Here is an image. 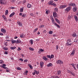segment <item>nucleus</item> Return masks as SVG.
<instances>
[{
	"instance_id": "f257e3e1",
	"label": "nucleus",
	"mask_w": 78,
	"mask_h": 78,
	"mask_svg": "<svg viewBox=\"0 0 78 78\" xmlns=\"http://www.w3.org/2000/svg\"><path fill=\"white\" fill-rule=\"evenodd\" d=\"M49 5H53L55 6H56V5L55 3H53V1H51L48 2Z\"/></svg>"
},
{
	"instance_id": "f03ea898",
	"label": "nucleus",
	"mask_w": 78,
	"mask_h": 78,
	"mask_svg": "<svg viewBox=\"0 0 78 78\" xmlns=\"http://www.w3.org/2000/svg\"><path fill=\"white\" fill-rule=\"evenodd\" d=\"M70 9H71V7L69 6L65 9V11H67V12H69V11H70Z\"/></svg>"
},
{
	"instance_id": "7ed1b4c3",
	"label": "nucleus",
	"mask_w": 78,
	"mask_h": 78,
	"mask_svg": "<svg viewBox=\"0 0 78 78\" xmlns=\"http://www.w3.org/2000/svg\"><path fill=\"white\" fill-rule=\"evenodd\" d=\"M56 63L59 64H63V62L61 60H59L57 61Z\"/></svg>"
},
{
	"instance_id": "20e7f679",
	"label": "nucleus",
	"mask_w": 78,
	"mask_h": 78,
	"mask_svg": "<svg viewBox=\"0 0 78 78\" xmlns=\"http://www.w3.org/2000/svg\"><path fill=\"white\" fill-rule=\"evenodd\" d=\"M68 6H71L75 7L76 6V5L73 3H70L69 4Z\"/></svg>"
},
{
	"instance_id": "39448f33",
	"label": "nucleus",
	"mask_w": 78,
	"mask_h": 78,
	"mask_svg": "<svg viewBox=\"0 0 78 78\" xmlns=\"http://www.w3.org/2000/svg\"><path fill=\"white\" fill-rule=\"evenodd\" d=\"M67 5H62L60 6L59 8L60 9H62L63 8H66V7H67Z\"/></svg>"
},
{
	"instance_id": "423d86ee",
	"label": "nucleus",
	"mask_w": 78,
	"mask_h": 78,
	"mask_svg": "<svg viewBox=\"0 0 78 78\" xmlns=\"http://www.w3.org/2000/svg\"><path fill=\"white\" fill-rule=\"evenodd\" d=\"M53 16L54 17H57V13L56 12H54L53 13Z\"/></svg>"
},
{
	"instance_id": "0eeeda50",
	"label": "nucleus",
	"mask_w": 78,
	"mask_h": 78,
	"mask_svg": "<svg viewBox=\"0 0 78 78\" xmlns=\"http://www.w3.org/2000/svg\"><path fill=\"white\" fill-rule=\"evenodd\" d=\"M44 64V63L43 62H40V66L41 68H42V67H43Z\"/></svg>"
},
{
	"instance_id": "6e6552de",
	"label": "nucleus",
	"mask_w": 78,
	"mask_h": 78,
	"mask_svg": "<svg viewBox=\"0 0 78 78\" xmlns=\"http://www.w3.org/2000/svg\"><path fill=\"white\" fill-rule=\"evenodd\" d=\"M47 67H52L53 66V64L51 63H49L47 65Z\"/></svg>"
},
{
	"instance_id": "1a4fd4ad",
	"label": "nucleus",
	"mask_w": 78,
	"mask_h": 78,
	"mask_svg": "<svg viewBox=\"0 0 78 78\" xmlns=\"http://www.w3.org/2000/svg\"><path fill=\"white\" fill-rule=\"evenodd\" d=\"M20 37L21 38L25 37V35L23 33H22L20 35Z\"/></svg>"
},
{
	"instance_id": "9d476101",
	"label": "nucleus",
	"mask_w": 78,
	"mask_h": 78,
	"mask_svg": "<svg viewBox=\"0 0 78 78\" xmlns=\"http://www.w3.org/2000/svg\"><path fill=\"white\" fill-rule=\"evenodd\" d=\"M5 0H1L0 1V3L2 5H5V3H4Z\"/></svg>"
},
{
	"instance_id": "9b49d317",
	"label": "nucleus",
	"mask_w": 78,
	"mask_h": 78,
	"mask_svg": "<svg viewBox=\"0 0 78 78\" xmlns=\"http://www.w3.org/2000/svg\"><path fill=\"white\" fill-rule=\"evenodd\" d=\"M44 51V50L42 49H39V51H38V53L40 54H41V52H43Z\"/></svg>"
},
{
	"instance_id": "f8f14e48",
	"label": "nucleus",
	"mask_w": 78,
	"mask_h": 78,
	"mask_svg": "<svg viewBox=\"0 0 78 78\" xmlns=\"http://www.w3.org/2000/svg\"><path fill=\"white\" fill-rule=\"evenodd\" d=\"M15 14V12H13L10 15L9 17H12L14 16V15Z\"/></svg>"
},
{
	"instance_id": "ddd939ff",
	"label": "nucleus",
	"mask_w": 78,
	"mask_h": 78,
	"mask_svg": "<svg viewBox=\"0 0 78 78\" xmlns=\"http://www.w3.org/2000/svg\"><path fill=\"white\" fill-rule=\"evenodd\" d=\"M75 53V50H73L72 51L71 54H70V55H74Z\"/></svg>"
},
{
	"instance_id": "4468645a",
	"label": "nucleus",
	"mask_w": 78,
	"mask_h": 78,
	"mask_svg": "<svg viewBox=\"0 0 78 78\" xmlns=\"http://www.w3.org/2000/svg\"><path fill=\"white\" fill-rule=\"evenodd\" d=\"M73 44L72 43H71L70 44H69V43H66V46H70L72 45Z\"/></svg>"
},
{
	"instance_id": "2eb2a0df",
	"label": "nucleus",
	"mask_w": 78,
	"mask_h": 78,
	"mask_svg": "<svg viewBox=\"0 0 78 78\" xmlns=\"http://www.w3.org/2000/svg\"><path fill=\"white\" fill-rule=\"evenodd\" d=\"M1 31L2 33H5L6 32V30L5 29H2L1 30Z\"/></svg>"
},
{
	"instance_id": "dca6fc26",
	"label": "nucleus",
	"mask_w": 78,
	"mask_h": 78,
	"mask_svg": "<svg viewBox=\"0 0 78 78\" xmlns=\"http://www.w3.org/2000/svg\"><path fill=\"white\" fill-rule=\"evenodd\" d=\"M24 9L23 7L20 8V12H23Z\"/></svg>"
},
{
	"instance_id": "f3484780",
	"label": "nucleus",
	"mask_w": 78,
	"mask_h": 78,
	"mask_svg": "<svg viewBox=\"0 0 78 78\" xmlns=\"http://www.w3.org/2000/svg\"><path fill=\"white\" fill-rule=\"evenodd\" d=\"M55 21H56V22H57L58 23H59V24H60L61 23V22H60L59 20L57 19H55Z\"/></svg>"
},
{
	"instance_id": "a211bd4d",
	"label": "nucleus",
	"mask_w": 78,
	"mask_h": 78,
	"mask_svg": "<svg viewBox=\"0 0 78 78\" xmlns=\"http://www.w3.org/2000/svg\"><path fill=\"white\" fill-rule=\"evenodd\" d=\"M74 18L75 19V20H76V22H77L78 20V17H77V16H74Z\"/></svg>"
},
{
	"instance_id": "6ab92c4d",
	"label": "nucleus",
	"mask_w": 78,
	"mask_h": 78,
	"mask_svg": "<svg viewBox=\"0 0 78 78\" xmlns=\"http://www.w3.org/2000/svg\"><path fill=\"white\" fill-rule=\"evenodd\" d=\"M27 7L28 8H30L31 7V5L30 4H28L27 5Z\"/></svg>"
},
{
	"instance_id": "aec40b11",
	"label": "nucleus",
	"mask_w": 78,
	"mask_h": 78,
	"mask_svg": "<svg viewBox=\"0 0 78 78\" xmlns=\"http://www.w3.org/2000/svg\"><path fill=\"white\" fill-rule=\"evenodd\" d=\"M73 10L74 12H75V11L77 10V8L76 7H74L73 8Z\"/></svg>"
},
{
	"instance_id": "412c9836",
	"label": "nucleus",
	"mask_w": 78,
	"mask_h": 78,
	"mask_svg": "<svg viewBox=\"0 0 78 78\" xmlns=\"http://www.w3.org/2000/svg\"><path fill=\"white\" fill-rule=\"evenodd\" d=\"M73 37H76V33H74L72 35Z\"/></svg>"
},
{
	"instance_id": "4be33fe9",
	"label": "nucleus",
	"mask_w": 78,
	"mask_h": 78,
	"mask_svg": "<svg viewBox=\"0 0 78 78\" xmlns=\"http://www.w3.org/2000/svg\"><path fill=\"white\" fill-rule=\"evenodd\" d=\"M43 59L44 61H47V60H48V58H47L45 56L43 57Z\"/></svg>"
},
{
	"instance_id": "5701e85b",
	"label": "nucleus",
	"mask_w": 78,
	"mask_h": 78,
	"mask_svg": "<svg viewBox=\"0 0 78 78\" xmlns=\"http://www.w3.org/2000/svg\"><path fill=\"white\" fill-rule=\"evenodd\" d=\"M71 42V40L70 39H68L67 40V43H70V42Z\"/></svg>"
},
{
	"instance_id": "b1692460",
	"label": "nucleus",
	"mask_w": 78,
	"mask_h": 78,
	"mask_svg": "<svg viewBox=\"0 0 78 78\" xmlns=\"http://www.w3.org/2000/svg\"><path fill=\"white\" fill-rule=\"evenodd\" d=\"M30 42L31 44V45H33L34 42L33 40H30Z\"/></svg>"
},
{
	"instance_id": "393cba45",
	"label": "nucleus",
	"mask_w": 78,
	"mask_h": 78,
	"mask_svg": "<svg viewBox=\"0 0 78 78\" xmlns=\"http://www.w3.org/2000/svg\"><path fill=\"white\" fill-rule=\"evenodd\" d=\"M71 65L74 68V70H76V68H75V65H74V64L72 63V64H71Z\"/></svg>"
},
{
	"instance_id": "a878e982",
	"label": "nucleus",
	"mask_w": 78,
	"mask_h": 78,
	"mask_svg": "<svg viewBox=\"0 0 78 78\" xmlns=\"http://www.w3.org/2000/svg\"><path fill=\"white\" fill-rule=\"evenodd\" d=\"M28 66H29V67H30V69H33V67H32V66H31V64H28Z\"/></svg>"
},
{
	"instance_id": "bb28decb",
	"label": "nucleus",
	"mask_w": 78,
	"mask_h": 78,
	"mask_svg": "<svg viewBox=\"0 0 78 78\" xmlns=\"http://www.w3.org/2000/svg\"><path fill=\"white\" fill-rule=\"evenodd\" d=\"M38 29V28H36L33 31L34 33H35V32H36V31Z\"/></svg>"
},
{
	"instance_id": "cd10ccee",
	"label": "nucleus",
	"mask_w": 78,
	"mask_h": 78,
	"mask_svg": "<svg viewBox=\"0 0 78 78\" xmlns=\"http://www.w3.org/2000/svg\"><path fill=\"white\" fill-rule=\"evenodd\" d=\"M29 49L30 50H31V51H34V49L33 48H32L31 47H30L29 48Z\"/></svg>"
},
{
	"instance_id": "c85d7f7f",
	"label": "nucleus",
	"mask_w": 78,
	"mask_h": 78,
	"mask_svg": "<svg viewBox=\"0 0 78 78\" xmlns=\"http://www.w3.org/2000/svg\"><path fill=\"white\" fill-rule=\"evenodd\" d=\"M12 41V44H14V43H16V40H11Z\"/></svg>"
},
{
	"instance_id": "c756f323",
	"label": "nucleus",
	"mask_w": 78,
	"mask_h": 78,
	"mask_svg": "<svg viewBox=\"0 0 78 78\" xmlns=\"http://www.w3.org/2000/svg\"><path fill=\"white\" fill-rule=\"evenodd\" d=\"M16 48V47H10V49L11 50H14Z\"/></svg>"
},
{
	"instance_id": "7c9ffc66",
	"label": "nucleus",
	"mask_w": 78,
	"mask_h": 78,
	"mask_svg": "<svg viewBox=\"0 0 78 78\" xmlns=\"http://www.w3.org/2000/svg\"><path fill=\"white\" fill-rule=\"evenodd\" d=\"M54 25H55V26H57L59 28H60V26L57 24L56 23H55V24H54Z\"/></svg>"
},
{
	"instance_id": "2f4dec72",
	"label": "nucleus",
	"mask_w": 78,
	"mask_h": 78,
	"mask_svg": "<svg viewBox=\"0 0 78 78\" xmlns=\"http://www.w3.org/2000/svg\"><path fill=\"white\" fill-rule=\"evenodd\" d=\"M61 71L60 70L58 71V75H60L61 74Z\"/></svg>"
},
{
	"instance_id": "473e14b6",
	"label": "nucleus",
	"mask_w": 78,
	"mask_h": 78,
	"mask_svg": "<svg viewBox=\"0 0 78 78\" xmlns=\"http://www.w3.org/2000/svg\"><path fill=\"white\" fill-rule=\"evenodd\" d=\"M49 34H53V31H50L49 32Z\"/></svg>"
},
{
	"instance_id": "72a5a7b5",
	"label": "nucleus",
	"mask_w": 78,
	"mask_h": 78,
	"mask_svg": "<svg viewBox=\"0 0 78 78\" xmlns=\"http://www.w3.org/2000/svg\"><path fill=\"white\" fill-rule=\"evenodd\" d=\"M34 72H35L36 74L37 75H38V74H39V72L38 71H37L36 70H34Z\"/></svg>"
},
{
	"instance_id": "f704fd0d",
	"label": "nucleus",
	"mask_w": 78,
	"mask_h": 78,
	"mask_svg": "<svg viewBox=\"0 0 78 78\" xmlns=\"http://www.w3.org/2000/svg\"><path fill=\"white\" fill-rule=\"evenodd\" d=\"M28 73V71L27 70H26L24 73L26 74V75H27Z\"/></svg>"
},
{
	"instance_id": "c9c22d12",
	"label": "nucleus",
	"mask_w": 78,
	"mask_h": 78,
	"mask_svg": "<svg viewBox=\"0 0 78 78\" xmlns=\"http://www.w3.org/2000/svg\"><path fill=\"white\" fill-rule=\"evenodd\" d=\"M43 27H44V25H41L39 27V28H43Z\"/></svg>"
},
{
	"instance_id": "e433bc0d",
	"label": "nucleus",
	"mask_w": 78,
	"mask_h": 78,
	"mask_svg": "<svg viewBox=\"0 0 78 78\" xmlns=\"http://www.w3.org/2000/svg\"><path fill=\"white\" fill-rule=\"evenodd\" d=\"M8 14V10H7L5 11V14Z\"/></svg>"
},
{
	"instance_id": "4c0bfd02",
	"label": "nucleus",
	"mask_w": 78,
	"mask_h": 78,
	"mask_svg": "<svg viewBox=\"0 0 78 78\" xmlns=\"http://www.w3.org/2000/svg\"><path fill=\"white\" fill-rule=\"evenodd\" d=\"M0 63H1V64H3V61L2 60H0Z\"/></svg>"
},
{
	"instance_id": "58836bf2",
	"label": "nucleus",
	"mask_w": 78,
	"mask_h": 78,
	"mask_svg": "<svg viewBox=\"0 0 78 78\" xmlns=\"http://www.w3.org/2000/svg\"><path fill=\"white\" fill-rule=\"evenodd\" d=\"M3 49H4V50H8V48H3Z\"/></svg>"
},
{
	"instance_id": "ea45409f",
	"label": "nucleus",
	"mask_w": 78,
	"mask_h": 78,
	"mask_svg": "<svg viewBox=\"0 0 78 78\" xmlns=\"http://www.w3.org/2000/svg\"><path fill=\"white\" fill-rule=\"evenodd\" d=\"M15 43L16 44H18V43H19V40H17V41H16V42H15Z\"/></svg>"
},
{
	"instance_id": "a19ab883",
	"label": "nucleus",
	"mask_w": 78,
	"mask_h": 78,
	"mask_svg": "<svg viewBox=\"0 0 78 78\" xmlns=\"http://www.w3.org/2000/svg\"><path fill=\"white\" fill-rule=\"evenodd\" d=\"M6 65L5 64H3L2 65V67H6Z\"/></svg>"
},
{
	"instance_id": "79ce46f5",
	"label": "nucleus",
	"mask_w": 78,
	"mask_h": 78,
	"mask_svg": "<svg viewBox=\"0 0 78 78\" xmlns=\"http://www.w3.org/2000/svg\"><path fill=\"white\" fill-rule=\"evenodd\" d=\"M54 10L55 11H58V8H55Z\"/></svg>"
},
{
	"instance_id": "37998d69",
	"label": "nucleus",
	"mask_w": 78,
	"mask_h": 78,
	"mask_svg": "<svg viewBox=\"0 0 78 78\" xmlns=\"http://www.w3.org/2000/svg\"><path fill=\"white\" fill-rule=\"evenodd\" d=\"M59 48V46H58V45H57L56 46V50H58Z\"/></svg>"
},
{
	"instance_id": "c03bdc74",
	"label": "nucleus",
	"mask_w": 78,
	"mask_h": 78,
	"mask_svg": "<svg viewBox=\"0 0 78 78\" xmlns=\"http://www.w3.org/2000/svg\"><path fill=\"white\" fill-rule=\"evenodd\" d=\"M25 16H26V15L25 14H23L22 15V17H25Z\"/></svg>"
},
{
	"instance_id": "a18cd8bd",
	"label": "nucleus",
	"mask_w": 78,
	"mask_h": 78,
	"mask_svg": "<svg viewBox=\"0 0 78 78\" xmlns=\"http://www.w3.org/2000/svg\"><path fill=\"white\" fill-rule=\"evenodd\" d=\"M3 68H4V69H8V68L4 66H2Z\"/></svg>"
},
{
	"instance_id": "49530a36",
	"label": "nucleus",
	"mask_w": 78,
	"mask_h": 78,
	"mask_svg": "<svg viewBox=\"0 0 78 78\" xmlns=\"http://www.w3.org/2000/svg\"><path fill=\"white\" fill-rule=\"evenodd\" d=\"M47 58H51L50 55H47Z\"/></svg>"
},
{
	"instance_id": "de8ad7c7",
	"label": "nucleus",
	"mask_w": 78,
	"mask_h": 78,
	"mask_svg": "<svg viewBox=\"0 0 78 78\" xmlns=\"http://www.w3.org/2000/svg\"><path fill=\"white\" fill-rule=\"evenodd\" d=\"M54 57V55H51V58H53Z\"/></svg>"
},
{
	"instance_id": "09e8293b",
	"label": "nucleus",
	"mask_w": 78,
	"mask_h": 78,
	"mask_svg": "<svg viewBox=\"0 0 78 78\" xmlns=\"http://www.w3.org/2000/svg\"><path fill=\"white\" fill-rule=\"evenodd\" d=\"M30 16H34V15L33 14L31 13L30 14Z\"/></svg>"
},
{
	"instance_id": "8fccbe9b",
	"label": "nucleus",
	"mask_w": 78,
	"mask_h": 78,
	"mask_svg": "<svg viewBox=\"0 0 78 78\" xmlns=\"http://www.w3.org/2000/svg\"><path fill=\"white\" fill-rule=\"evenodd\" d=\"M17 23L18 24V25L20 26V22L19 21H17Z\"/></svg>"
},
{
	"instance_id": "3c124183",
	"label": "nucleus",
	"mask_w": 78,
	"mask_h": 78,
	"mask_svg": "<svg viewBox=\"0 0 78 78\" xmlns=\"http://www.w3.org/2000/svg\"><path fill=\"white\" fill-rule=\"evenodd\" d=\"M20 61H21V62H23V59H22V58H20Z\"/></svg>"
},
{
	"instance_id": "603ef678",
	"label": "nucleus",
	"mask_w": 78,
	"mask_h": 78,
	"mask_svg": "<svg viewBox=\"0 0 78 78\" xmlns=\"http://www.w3.org/2000/svg\"><path fill=\"white\" fill-rule=\"evenodd\" d=\"M2 17L4 19H5L6 18V17H5V16L4 15H3Z\"/></svg>"
},
{
	"instance_id": "864d4df0",
	"label": "nucleus",
	"mask_w": 78,
	"mask_h": 78,
	"mask_svg": "<svg viewBox=\"0 0 78 78\" xmlns=\"http://www.w3.org/2000/svg\"><path fill=\"white\" fill-rule=\"evenodd\" d=\"M16 69L18 70H20V68L19 67H17Z\"/></svg>"
},
{
	"instance_id": "5fc2aeb1",
	"label": "nucleus",
	"mask_w": 78,
	"mask_h": 78,
	"mask_svg": "<svg viewBox=\"0 0 78 78\" xmlns=\"http://www.w3.org/2000/svg\"><path fill=\"white\" fill-rule=\"evenodd\" d=\"M26 3V1L24 0V1H23V4H24V3Z\"/></svg>"
},
{
	"instance_id": "6e6d98bb",
	"label": "nucleus",
	"mask_w": 78,
	"mask_h": 78,
	"mask_svg": "<svg viewBox=\"0 0 78 78\" xmlns=\"http://www.w3.org/2000/svg\"><path fill=\"white\" fill-rule=\"evenodd\" d=\"M5 55H8V52H7L6 51H5Z\"/></svg>"
},
{
	"instance_id": "4d7b16f0",
	"label": "nucleus",
	"mask_w": 78,
	"mask_h": 78,
	"mask_svg": "<svg viewBox=\"0 0 78 78\" xmlns=\"http://www.w3.org/2000/svg\"><path fill=\"white\" fill-rule=\"evenodd\" d=\"M32 74L33 75H34L36 74V72H34Z\"/></svg>"
},
{
	"instance_id": "13d9d810",
	"label": "nucleus",
	"mask_w": 78,
	"mask_h": 78,
	"mask_svg": "<svg viewBox=\"0 0 78 78\" xmlns=\"http://www.w3.org/2000/svg\"><path fill=\"white\" fill-rule=\"evenodd\" d=\"M11 9H15V7H12L11 8Z\"/></svg>"
},
{
	"instance_id": "bf43d9fd",
	"label": "nucleus",
	"mask_w": 78,
	"mask_h": 78,
	"mask_svg": "<svg viewBox=\"0 0 78 78\" xmlns=\"http://www.w3.org/2000/svg\"><path fill=\"white\" fill-rule=\"evenodd\" d=\"M74 42H77V40L75 39V40H74Z\"/></svg>"
},
{
	"instance_id": "052dcab7",
	"label": "nucleus",
	"mask_w": 78,
	"mask_h": 78,
	"mask_svg": "<svg viewBox=\"0 0 78 78\" xmlns=\"http://www.w3.org/2000/svg\"><path fill=\"white\" fill-rule=\"evenodd\" d=\"M67 72L69 73H70V71L69 70H68Z\"/></svg>"
},
{
	"instance_id": "680f3d73",
	"label": "nucleus",
	"mask_w": 78,
	"mask_h": 78,
	"mask_svg": "<svg viewBox=\"0 0 78 78\" xmlns=\"http://www.w3.org/2000/svg\"><path fill=\"white\" fill-rule=\"evenodd\" d=\"M52 23H53V24L54 23V25H55V23H55V21H52Z\"/></svg>"
},
{
	"instance_id": "e2e57ef3",
	"label": "nucleus",
	"mask_w": 78,
	"mask_h": 78,
	"mask_svg": "<svg viewBox=\"0 0 78 78\" xmlns=\"http://www.w3.org/2000/svg\"><path fill=\"white\" fill-rule=\"evenodd\" d=\"M5 38H6V39H8L9 38V37L7 36V37H6Z\"/></svg>"
},
{
	"instance_id": "0e129e2a",
	"label": "nucleus",
	"mask_w": 78,
	"mask_h": 78,
	"mask_svg": "<svg viewBox=\"0 0 78 78\" xmlns=\"http://www.w3.org/2000/svg\"><path fill=\"white\" fill-rule=\"evenodd\" d=\"M24 61V62H27V61H28V60H27V59H26V60H25Z\"/></svg>"
},
{
	"instance_id": "69168bd1",
	"label": "nucleus",
	"mask_w": 78,
	"mask_h": 78,
	"mask_svg": "<svg viewBox=\"0 0 78 78\" xmlns=\"http://www.w3.org/2000/svg\"><path fill=\"white\" fill-rule=\"evenodd\" d=\"M22 25V23H20V26H21Z\"/></svg>"
},
{
	"instance_id": "338daca9",
	"label": "nucleus",
	"mask_w": 78,
	"mask_h": 78,
	"mask_svg": "<svg viewBox=\"0 0 78 78\" xmlns=\"http://www.w3.org/2000/svg\"><path fill=\"white\" fill-rule=\"evenodd\" d=\"M5 45L6 46H7L8 45V44H7V42H6L5 43Z\"/></svg>"
},
{
	"instance_id": "774afa93",
	"label": "nucleus",
	"mask_w": 78,
	"mask_h": 78,
	"mask_svg": "<svg viewBox=\"0 0 78 78\" xmlns=\"http://www.w3.org/2000/svg\"><path fill=\"white\" fill-rule=\"evenodd\" d=\"M46 14H48V11H46Z\"/></svg>"
}]
</instances>
